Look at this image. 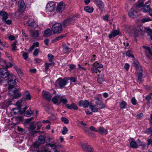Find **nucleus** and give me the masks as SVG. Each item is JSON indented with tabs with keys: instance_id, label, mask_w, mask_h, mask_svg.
<instances>
[{
	"instance_id": "13",
	"label": "nucleus",
	"mask_w": 152,
	"mask_h": 152,
	"mask_svg": "<svg viewBox=\"0 0 152 152\" xmlns=\"http://www.w3.org/2000/svg\"><path fill=\"white\" fill-rule=\"evenodd\" d=\"M26 8L25 3L23 0H20L18 2V10L20 12H24Z\"/></svg>"
},
{
	"instance_id": "38",
	"label": "nucleus",
	"mask_w": 152,
	"mask_h": 152,
	"mask_svg": "<svg viewBox=\"0 0 152 152\" xmlns=\"http://www.w3.org/2000/svg\"><path fill=\"white\" fill-rule=\"evenodd\" d=\"M51 65H54V63L53 62H52L50 63H46L44 65L45 66V69L46 72H47L48 70L49 69L50 66Z\"/></svg>"
},
{
	"instance_id": "21",
	"label": "nucleus",
	"mask_w": 152,
	"mask_h": 152,
	"mask_svg": "<svg viewBox=\"0 0 152 152\" xmlns=\"http://www.w3.org/2000/svg\"><path fill=\"white\" fill-rule=\"evenodd\" d=\"M142 48L145 50V54L149 58V56L151 55L152 56V52L151 51L149 47L143 46Z\"/></svg>"
},
{
	"instance_id": "30",
	"label": "nucleus",
	"mask_w": 152,
	"mask_h": 152,
	"mask_svg": "<svg viewBox=\"0 0 152 152\" xmlns=\"http://www.w3.org/2000/svg\"><path fill=\"white\" fill-rule=\"evenodd\" d=\"M97 81L99 84H101L104 80V77L102 74H98V75Z\"/></svg>"
},
{
	"instance_id": "14",
	"label": "nucleus",
	"mask_w": 152,
	"mask_h": 152,
	"mask_svg": "<svg viewBox=\"0 0 152 152\" xmlns=\"http://www.w3.org/2000/svg\"><path fill=\"white\" fill-rule=\"evenodd\" d=\"M45 142V138L43 136H40L39 137L38 142H36L34 144V146L36 148L38 147L39 144H42Z\"/></svg>"
},
{
	"instance_id": "52",
	"label": "nucleus",
	"mask_w": 152,
	"mask_h": 152,
	"mask_svg": "<svg viewBox=\"0 0 152 152\" xmlns=\"http://www.w3.org/2000/svg\"><path fill=\"white\" fill-rule=\"evenodd\" d=\"M146 99L148 100V102L149 103L150 100L152 99V93L147 96L146 97Z\"/></svg>"
},
{
	"instance_id": "39",
	"label": "nucleus",
	"mask_w": 152,
	"mask_h": 152,
	"mask_svg": "<svg viewBox=\"0 0 152 152\" xmlns=\"http://www.w3.org/2000/svg\"><path fill=\"white\" fill-rule=\"evenodd\" d=\"M151 20L152 19L150 18L146 17L142 19L141 22L142 23H144Z\"/></svg>"
},
{
	"instance_id": "63",
	"label": "nucleus",
	"mask_w": 152,
	"mask_h": 152,
	"mask_svg": "<svg viewBox=\"0 0 152 152\" xmlns=\"http://www.w3.org/2000/svg\"><path fill=\"white\" fill-rule=\"evenodd\" d=\"M131 102L132 104L134 105H135L136 104V100L135 98H132L131 99Z\"/></svg>"
},
{
	"instance_id": "1",
	"label": "nucleus",
	"mask_w": 152,
	"mask_h": 152,
	"mask_svg": "<svg viewBox=\"0 0 152 152\" xmlns=\"http://www.w3.org/2000/svg\"><path fill=\"white\" fill-rule=\"evenodd\" d=\"M10 74L7 70L0 68V85H5L6 82L7 81V79Z\"/></svg>"
},
{
	"instance_id": "17",
	"label": "nucleus",
	"mask_w": 152,
	"mask_h": 152,
	"mask_svg": "<svg viewBox=\"0 0 152 152\" xmlns=\"http://www.w3.org/2000/svg\"><path fill=\"white\" fill-rule=\"evenodd\" d=\"M65 6V4L63 2H60L58 4L57 7V12L58 13L61 12L64 10Z\"/></svg>"
},
{
	"instance_id": "54",
	"label": "nucleus",
	"mask_w": 152,
	"mask_h": 152,
	"mask_svg": "<svg viewBox=\"0 0 152 152\" xmlns=\"http://www.w3.org/2000/svg\"><path fill=\"white\" fill-rule=\"evenodd\" d=\"M82 129L86 132L88 133L89 130H88V126H82L81 127Z\"/></svg>"
},
{
	"instance_id": "50",
	"label": "nucleus",
	"mask_w": 152,
	"mask_h": 152,
	"mask_svg": "<svg viewBox=\"0 0 152 152\" xmlns=\"http://www.w3.org/2000/svg\"><path fill=\"white\" fill-rule=\"evenodd\" d=\"M61 120L66 124H67L69 123L68 120L65 117H62L61 118Z\"/></svg>"
},
{
	"instance_id": "53",
	"label": "nucleus",
	"mask_w": 152,
	"mask_h": 152,
	"mask_svg": "<svg viewBox=\"0 0 152 152\" xmlns=\"http://www.w3.org/2000/svg\"><path fill=\"white\" fill-rule=\"evenodd\" d=\"M17 43V42L16 41L13 42V43L12 45V50L13 51H14L16 50V44Z\"/></svg>"
},
{
	"instance_id": "29",
	"label": "nucleus",
	"mask_w": 152,
	"mask_h": 152,
	"mask_svg": "<svg viewBox=\"0 0 152 152\" xmlns=\"http://www.w3.org/2000/svg\"><path fill=\"white\" fill-rule=\"evenodd\" d=\"M66 34H65L60 35L57 37L55 38L52 40V41L54 42H56L59 40H61L64 37H66Z\"/></svg>"
},
{
	"instance_id": "7",
	"label": "nucleus",
	"mask_w": 152,
	"mask_h": 152,
	"mask_svg": "<svg viewBox=\"0 0 152 152\" xmlns=\"http://www.w3.org/2000/svg\"><path fill=\"white\" fill-rule=\"evenodd\" d=\"M143 27L141 25L138 26L134 28V35L135 37H137L139 35L144 34V31L142 30Z\"/></svg>"
},
{
	"instance_id": "57",
	"label": "nucleus",
	"mask_w": 152,
	"mask_h": 152,
	"mask_svg": "<svg viewBox=\"0 0 152 152\" xmlns=\"http://www.w3.org/2000/svg\"><path fill=\"white\" fill-rule=\"evenodd\" d=\"M138 144L139 146H141V147L142 146H145V144H146V143L140 140L138 142Z\"/></svg>"
},
{
	"instance_id": "9",
	"label": "nucleus",
	"mask_w": 152,
	"mask_h": 152,
	"mask_svg": "<svg viewBox=\"0 0 152 152\" xmlns=\"http://www.w3.org/2000/svg\"><path fill=\"white\" fill-rule=\"evenodd\" d=\"M129 16L132 18H136L138 16V13L134 8H131L129 10L128 12Z\"/></svg>"
},
{
	"instance_id": "19",
	"label": "nucleus",
	"mask_w": 152,
	"mask_h": 152,
	"mask_svg": "<svg viewBox=\"0 0 152 152\" xmlns=\"http://www.w3.org/2000/svg\"><path fill=\"white\" fill-rule=\"evenodd\" d=\"M14 86H11V88H9V94L10 96L13 95L15 93L17 92L19 89V88H14Z\"/></svg>"
},
{
	"instance_id": "22",
	"label": "nucleus",
	"mask_w": 152,
	"mask_h": 152,
	"mask_svg": "<svg viewBox=\"0 0 152 152\" xmlns=\"http://www.w3.org/2000/svg\"><path fill=\"white\" fill-rule=\"evenodd\" d=\"M65 106L67 108L70 110H77L78 108L77 105L75 103L66 104Z\"/></svg>"
},
{
	"instance_id": "49",
	"label": "nucleus",
	"mask_w": 152,
	"mask_h": 152,
	"mask_svg": "<svg viewBox=\"0 0 152 152\" xmlns=\"http://www.w3.org/2000/svg\"><path fill=\"white\" fill-rule=\"evenodd\" d=\"M22 53H23L22 54L23 58L25 60H26L28 58V54L26 52H22Z\"/></svg>"
},
{
	"instance_id": "64",
	"label": "nucleus",
	"mask_w": 152,
	"mask_h": 152,
	"mask_svg": "<svg viewBox=\"0 0 152 152\" xmlns=\"http://www.w3.org/2000/svg\"><path fill=\"white\" fill-rule=\"evenodd\" d=\"M129 64L127 63L124 66V68L126 71L129 70Z\"/></svg>"
},
{
	"instance_id": "47",
	"label": "nucleus",
	"mask_w": 152,
	"mask_h": 152,
	"mask_svg": "<svg viewBox=\"0 0 152 152\" xmlns=\"http://www.w3.org/2000/svg\"><path fill=\"white\" fill-rule=\"evenodd\" d=\"M48 57L49 61L50 62H52L54 58V56L52 54L50 53L48 55Z\"/></svg>"
},
{
	"instance_id": "23",
	"label": "nucleus",
	"mask_w": 152,
	"mask_h": 152,
	"mask_svg": "<svg viewBox=\"0 0 152 152\" xmlns=\"http://www.w3.org/2000/svg\"><path fill=\"white\" fill-rule=\"evenodd\" d=\"M60 95H57L54 96L52 99V102L55 104L58 105L60 104L59 97Z\"/></svg>"
},
{
	"instance_id": "6",
	"label": "nucleus",
	"mask_w": 152,
	"mask_h": 152,
	"mask_svg": "<svg viewBox=\"0 0 152 152\" xmlns=\"http://www.w3.org/2000/svg\"><path fill=\"white\" fill-rule=\"evenodd\" d=\"M76 19L77 18L76 16H74L67 19L63 21L61 25L63 27H66L70 24L73 23Z\"/></svg>"
},
{
	"instance_id": "26",
	"label": "nucleus",
	"mask_w": 152,
	"mask_h": 152,
	"mask_svg": "<svg viewBox=\"0 0 152 152\" xmlns=\"http://www.w3.org/2000/svg\"><path fill=\"white\" fill-rule=\"evenodd\" d=\"M120 33V31L118 30H113L110 34H109V37L111 39L112 37L118 35Z\"/></svg>"
},
{
	"instance_id": "16",
	"label": "nucleus",
	"mask_w": 152,
	"mask_h": 152,
	"mask_svg": "<svg viewBox=\"0 0 152 152\" xmlns=\"http://www.w3.org/2000/svg\"><path fill=\"white\" fill-rule=\"evenodd\" d=\"M133 66L135 67L136 69L139 71H142V67L140 65L138 61L136 59H134L133 63Z\"/></svg>"
},
{
	"instance_id": "45",
	"label": "nucleus",
	"mask_w": 152,
	"mask_h": 152,
	"mask_svg": "<svg viewBox=\"0 0 152 152\" xmlns=\"http://www.w3.org/2000/svg\"><path fill=\"white\" fill-rule=\"evenodd\" d=\"M33 113V111L30 110V111H27L26 113H25L24 115L26 116L29 117Z\"/></svg>"
},
{
	"instance_id": "36",
	"label": "nucleus",
	"mask_w": 152,
	"mask_h": 152,
	"mask_svg": "<svg viewBox=\"0 0 152 152\" xmlns=\"http://www.w3.org/2000/svg\"><path fill=\"white\" fill-rule=\"evenodd\" d=\"M84 9L86 12L90 13L93 12L94 9L93 7H90L89 6H86L84 8Z\"/></svg>"
},
{
	"instance_id": "43",
	"label": "nucleus",
	"mask_w": 152,
	"mask_h": 152,
	"mask_svg": "<svg viewBox=\"0 0 152 152\" xmlns=\"http://www.w3.org/2000/svg\"><path fill=\"white\" fill-rule=\"evenodd\" d=\"M145 0H139L137 3V6L138 7H140L142 6L144 1Z\"/></svg>"
},
{
	"instance_id": "60",
	"label": "nucleus",
	"mask_w": 152,
	"mask_h": 152,
	"mask_svg": "<svg viewBox=\"0 0 152 152\" xmlns=\"http://www.w3.org/2000/svg\"><path fill=\"white\" fill-rule=\"evenodd\" d=\"M3 22L9 25L11 24L12 23L11 20L9 19L7 20H6L5 21H3Z\"/></svg>"
},
{
	"instance_id": "42",
	"label": "nucleus",
	"mask_w": 152,
	"mask_h": 152,
	"mask_svg": "<svg viewBox=\"0 0 152 152\" xmlns=\"http://www.w3.org/2000/svg\"><path fill=\"white\" fill-rule=\"evenodd\" d=\"M126 56H128L130 57H132V58H134V56L132 54V51L130 50H129L126 53Z\"/></svg>"
},
{
	"instance_id": "11",
	"label": "nucleus",
	"mask_w": 152,
	"mask_h": 152,
	"mask_svg": "<svg viewBox=\"0 0 152 152\" xmlns=\"http://www.w3.org/2000/svg\"><path fill=\"white\" fill-rule=\"evenodd\" d=\"M26 24L28 26L33 28H36L38 26L37 22L33 19H29L26 23Z\"/></svg>"
},
{
	"instance_id": "32",
	"label": "nucleus",
	"mask_w": 152,
	"mask_h": 152,
	"mask_svg": "<svg viewBox=\"0 0 152 152\" xmlns=\"http://www.w3.org/2000/svg\"><path fill=\"white\" fill-rule=\"evenodd\" d=\"M89 107L92 112H97L98 109L96 106L95 105L91 104L89 105Z\"/></svg>"
},
{
	"instance_id": "44",
	"label": "nucleus",
	"mask_w": 152,
	"mask_h": 152,
	"mask_svg": "<svg viewBox=\"0 0 152 152\" xmlns=\"http://www.w3.org/2000/svg\"><path fill=\"white\" fill-rule=\"evenodd\" d=\"M98 7L101 10H102L104 8V4L102 1H101L98 5H97Z\"/></svg>"
},
{
	"instance_id": "25",
	"label": "nucleus",
	"mask_w": 152,
	"mask_h": 152,
	"mask_svg": "<svg viewBox=\"0 0 152 152\" xmlns=\"http://www.w3.org/2000/svg\"><path fill=\"white\" fill-rule=\"evenodd\" d=\"M97 131H98L97 132L101 134H106L108 133L107 130L104 129L102 127H99L98 129H97Z\"/></svg>"
},
{
	"instance_id": "31",
	"label": "nucleus",
	"mask_w": 152,
	"mask_h": 152,
	"mask_svg": "<svg viewBox=\"0 0 152 152\" xmlns=\"http://www.w3.org/2000/svg\"><path fill=\"white\" fill-rule=\"evenodd\" d=\"M52 34V31L49 29H47L44 32L43 36L45 37H48Z\"/></svg>"
},
{
	"instance_id": "3",
	"label": "nucleus",
	"mask_w": 152,
	"mask_h": 152,
	"mask_svg": "<svg viewBox=\"0 0 152 152\" xmlns=\"http://www.w3.org/2000/svg\"><path fill=\"white\" fill-rule=\"evenodd\" d=\"M62 27L61 24L59 23H56L52 26V31L53 33L58 34L62 31Z\"/></svg>"
},
{
	"instance_id": "48",
	"label": "nucleus",
	"mask_w": 152,
	"mask_h": 152,
	"mask_svg": "<svg viewBox=\"0 0 152 152\" xmlns=\"http://www.w3.org/2000/svg\"><path fill=\"white\" fill-rule=\"evenodd\" d=\"M46 146L50 147L51 148H55L56 149L57 147V144L56 143L51 144H48L46 145Z\"/></svg>"
},
{
	"instance_id": "51",
	"label": "nucleus",
	"mask_w": 152,
	"mask_h": 152,
	"mask_svg": "<svg viewBox=\"0 0 152 152\" xmlns=\"http://www.w3.org/2000/svg\"><path fill=\"white\" fill-rule=\"evenodd\" d=\"M22 101V100H19L16 103V105L19 107H21Z\"/></svg>"
},
{
	"instance_id": "41",
	"label": "nucleus",
	"mask_w": 152,
	"mask_h": 152,
	"mask_svg": "<svg viewBox=\"0 0 152 152\" xmlns=\"http://www.w3.org/2000/svg\"><path fill=\"white\" fill-rule=\"evenodd\" d=\"M21 93L20 92H18L15 93V94H14L13 95L12 97V99H16L20 97L21 96Z\"/></svg>"
},
{
	"instance_id": "15",
	"label": "nucleus",
	"mask_w": 152,
	"mask_h": 152,
	"mask_svg": "<svg viewBox=\"0 0 152 152\" xmlns=\"http://www.w3.org/2000/svg\"><path fill=\"white\" fill-rule=\"evenodd\" d=\"M11 102L12 101L10 100H8L5 101L1 103H0V108L2 109H4L10 104Z\"/></svg>"
},
{
	"instance_id": "35",
	"label": "nucleus",
	"mask_w": 152,
	"mask_h": 152,
	"mask_svg": "<svg viewBox=\"0 0 152 152\" xmlns=\"http://www.w3.org/2000/svg\"><path fill=\"white\" fill-rule=\"evenodd\" d=\"M31 35L33 37H37L39 35V33L38 31L31 30Z\"/></svg>"
},
{
	"instance_id": "33",
	"label": "nucleus",
	"mask_w": 152,
	"mask_h": 152,
	"mask_svg": "<svg viewBox=\"0 0 152 152\" xmlns=\"http://www.w3.org/2000/svg\"><path fill=\"white\" fill-rule=\"evenodd\" d=\"M139 72L138 73L137 82L140 83L142 81L143 74L142 73V71H139Z\"/></svg>"
},
{
	"instance_id": "2",
	"label": "nucleus",
	"mask_w": 152,
	"mask_h": 152,
	"mask_svg": "<svg viewBox=\"0 0 152 152\" xmlns=\"http://www.w3.org/2000/svg\"><path fill=\"white\" fill-rule=\"evenodd\" d=\"M7 81L6 82L5 84L7 83L10 88L11 87V86H14L16 83V77L12 74H10L9 77L7 79Z\"/></svg>"
},
{
	"instance_id": "40",
	"label": "nucleus",
	"mask_w": 152,
	"mask_h": 152,
	"mask_svg": "<svg viewBox=\"0 0 152 152\" xmlns=\"http://www.w3.org/2000/svg\"><path fill=\"white\" fill-rule=\"evenodd\" d=\"M127 104L126 103L125 101H123L119 103L120 107L122 109L125 108Z\"/></svg>"
},
{
	"instance_id": "59",
	"label": "nucleus",
	"mask_w": 152,
	"mask_h": 152,
	"mask_svg": "<svg viewBox=\"0 0 152 152\" xmlns=\"http://www.w3.org/2000/svg\"><path fill=\"white\" fill-rule=\"evenodd\" d=\"M39 50L38 49H36L34 53H33V55L34 56H37L39 53Z\"/></svg>"
},
{
	"instance_id": "61",
	"label": "nucleus",
	"mask_w": 152,
	"mask_h": 152,
	"mask_svg": "<svg viewBox=\"0 0 152 152\" xmlns=\"http://www.w3.org/2000/svg\"><path fill=\"white\" fill-rule=\"evenodd\" d=\"M147 133L150 134V135L152 137V131L151 128H149L147 130Z\"/></svg>"
},
{
	"instance_id": "27",
	"label": "nucleus",
	"mask_w": 152,
	"mask_h": 152,
	"mask_svg": "<svg viewBox=\"0 0 152 152\" xmlns=\"http://www.w3.org/2000/svg\"><path fill=\"white\" fill-rule=\"evenodd\" d=\"M59 102L60 104L61 103H62L65 105L66 104H67L66 103L68 102V101L64 96L60 95V98L59 97Z\"/></svg>"
},
{
	"instance_id": "37",
	"label": "nucleus",
	"mask_w": 152,
	"mask_h": 152,
	"mask_svg": "<svg viewBox=\"0 0 152 152\" xmlns=\"http://www.w3.org/2000/svg\"><path fill=\"white\" fill-rule=\"evenodd\" d=\"M24 95L26 97V98L27 100H30L31 99V94H29V93L28 91H26L24 93Z\"/></svg>"
},
{
	"instance_id": "55",
	"label": "nucleus",
	"mask_w": 152,
	"mask_h": 152,
	"mask_svg": "<svg viewBox=\"0 0 152 152\" xmlns=\"http://www.w3.org/2000/svg\"><path fill=\"white\" fill-rule=\"evenodd\" d=\"M68 131V129L65 126L63 127L62 131V134L64 135L66 134Z\"/></svg>"
},
{
	"instance_id": "8",
	"label": "nucleus",
	"mask_w": 152,
	"mask_h": 152,
	"mask_svg": "<svg viewBox=\"0 0 152 152\" xmlns=\"http://www.w3.org/2000/svg\"><path fill=\"white\" fill-rule=\"evenodd\" d=\"M55 5L54 2L52 1H49L46 6V11L50 12H53L55 10Z\"/></svg>"
},
{
	"instance_id": "46",
	"label": "nucleus",
	"mask_w": 152,
	"mask_h": 152,
	"mask_svg": "<svg viewBox=\"0 0 152 152\" xmlns=\"http://www.w3.org/2000/svg\"><path fill=\"white\" fill-rule=\"evenodd\" d=\"M96 100L95 103L97 105H99L103 102L100 100L99 97H96L95 98Z\"/></svg>"
},
{
	"instance_id": "58",
	"label": "nucleus",
	"mask_w": 152,
	"mask_h": 152,
	"mask_svg": "<svg viewBox=\"0 0 152 152\" xmlns=\"http://www.w3.org/2000/svg\"><path fill=\"white\" fill-rule=\"evenodd\" d=\"M42 152H58V151H57L56 149L55 148H52L51 150L50 151H48L47 150H46L45 151V152L42 151Z\"/></svg>"
},
{
	"instance_id": "24",
	"label": "nucleus",
	"mask_w": 152,
	"mask_h": 152,
	"mask_svg": "<svg viewBox=\"0 0 152 152\" xmlns=\"http://www.w3.org/2000/svg\"><path fill=\"white\" fill-rule=\"evenodd\" d=\"M0 16L2 17L3 22L6 20L8 18V15L7 13L2 11H0Z\"/></svg>"
},
{
	"instance_id": "20",
	"label": "nucleus",
	"mask_w": 152,
	"mask_h": 152,
	"mask_svg": "<svg viewBox=\"0 0 152 152\" xmlns=\"http://www.w3.org/2000/svg\"><path fill=\"white\" fill-rule=\"evenodd\" d=\"M91 104L87 100L84 101H80L79 102V104L80 106H82L84 108H86L89 106Z\"/></svg>"
},
{
	"instance_id": "34",
	"label": "nucleus",
	"mask_w": 152,
	"mask_h": 152,
	"mask_svg": "<svg viewBox=\"0 0 152 152\" xmlns=\"http://www.w3.org/2000/svg\"><path fill=\"white\" fill-rule=\"evenodd\" d=\"M130 145L131 147L134 148H137L138 145L135 141H132L130 142Z\"/></svg>"
},
{
	"instance_id": "62",
	"label": "nucleus",
	"mask_w": 152,
	"mask_h": 152,
	"mask_svg": "<svg viewBox=\"0 0 152 152\" xmlns=\"http://www.w3.org/2000/svg\"><path fill=\"white\" fill-rule=\"evenodd\" d=\"M11 122L9 120L5 119V125H10L11 124Z\"/></svg>"
},
{
	"instance_id": "12",
	"label": "nucleus",
	"mask_w": 152,
	"mask_h": 152,
	"mask_svg": "<svg viewBox=\"0 0 152 152\" xmlns=\"http://www.w3.org/2000/svg\"><path fill=\"white\" fill-rule=\"evenodd\" d=\"M80 145L84 151L86 152H91L93 150V148L88 145L87 143H82Z\"/></svg>"
},
{
	"instance_id": "4",
	"label": "nucleus",
	"mask_w": 152,
	"mask_h": 152,
	"mask_svg": "<svg viewBox=\"0 0 152 152\" xmlns=\"http://www.w3.org/2000/svg\"><path fill=\"white\" fill-rule=\"evenodd\" d=\"M68 80L69 78L67 77H65L63 79L60 78L56 81V85L57 86H58L60 88H63L67 84V81Z\"/></svg>"
},
{
	"instance_id": "5",
	"label": "nucleus",
	"mask_w": 152,
	"mask_h": 152,
	"mask_svg": "<svg viewBox=\"0 0 152 152\" xmlns=\"http://www.w3.org/2000/svg\"><path fill=\"white\" fill-rule=\"evenodd\" d=\"M103 65L98 62H95L92 64V66L91 68V72L94 73H97L98 72H100L99 69L103 67Z\"/></svg>"
},
{
	"instance_id": "28",
	"label": "nucleus",
	"mask_w": 152,
	"mask_h": 152,
	"mask_svg": "<svg viewBox=\"0 0 152 152\" xmlns=\"http://www.w3.org/2000/svg\"><path fill=\"white\" fill-rule=\"evenodd\" d=\"M0 65L3 66H6V68L11 67L12 66V64L11 63H10L9 65H7L6 61L2 59H0Z\"/></svg>"
},
{
	"instance_id": "56",
	"label": "nucleus",
	"mask_w": 152,
	"mask_h": 152,
	"mask_svg": "<svg viewBox=\"0 0 152 152\" xmlns=\"http://www.w3.org/2000/svg\"><path fill=\"white\" fill-rule=\"evenodd\" d=\"M12 112L15 115H16L19 112V110L18 108H15L12 109Z\"/></svg>"
},
{
	"instance_id": "10",
	"label": "nucleus",
	"mask_w": 152,
	"mask_h": 152,
	"mask_svg": "<svg viewBox=\"0 0 152 152\" xmlns=\"http://www.w3.org/2000/svg\"><path fill=\"white\" fill-rule=\"evenodd\" d=\"M143 5L142 6L140 7H138L137 6V3L136 4V7L137 8H139L142 7V8L141 10L142 12L144 13L148 12L150 11V4L148 3H146L144 5V3H143Z\"/></svg>"
},
{
	"instance_id": "18",
	"label": "nucleus",
	"mask_w": 152,
	"mask_h": 152,
	"mask_svg": "<svg viewBox=\"0 0 152 152\" xmlns=\"http://www.w3.org/2000/svg\"><path fill=\"white\" fill-rule=\"evenodd\" d=\"M42 95L43 97L47 100L50 101V100L51 96L49 92L43 91H42Z\"/></svg>"
}]
</instances>
